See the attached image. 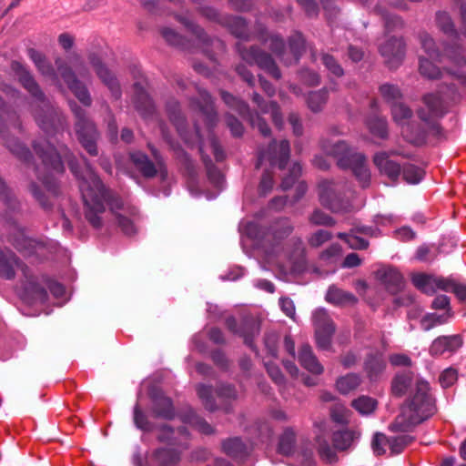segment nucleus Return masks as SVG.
Segmentation results:
<instances>
[{
  "instance_id": "30",
  "label": "nucleus",
  "mask_w": 466,
  "mask_h": 466,
  "mask_svg": "<svg viewBox=\"0 0 466 466\" xmlns=\"http://www.w3.org/2000/svg\"><path fill=\"white\" fill-rule=\"evenodd\" d=\"M378 274L380 279L389 292L394 294L401 289L403 286V276L396 268H384L380 270Z\"/></svg>"
},
{
  "instance_id": "57",
  "label": "nucleus",
  "mask_w": 466,
  "mask_h": 466,
  "mask_svg": "<svg viewBox=\"0 0 466 466\" xmlns=\"http://www.w3.org/2000/svg\"><path fill=\"white\" fill-rule=\"evenodd\" d=\"M376 405L377 401L368 396H360L351 402V406L361 414L371 413L375 410Z\"/></svg>"
},
{
  "instance_id": "16",
  "label": "nucleus",
  "mask_w": 466,
  "mask_h": 466,
  "mask_svg": "<svg viewBox=\"0 0 466 466\" xmlns=\"http://www.w3.org/2000/svg\"><path fill=\"white\" fill-rule=\"evenodd\" d=\"M195 89L199 98H190L189 106L203 116L206 126L208 129H211L217 125L218 120L211 96L207 90L198 85L195 86Z\"/></svg>"
},
{
  "instance_id": "10",
  "label": "nucleus",
  "mask_w": 466,
  "mask_h": 466,
  "mask_svg": "<svg viewBox=\"0 0 466 466\" xmlns=\"http://www.w3.org/2000/svg\"><path fill=\"white\" fill-rule=\"evenodd\" d=\"M318 192L321 205L332 212H339L346 208V183L343 181L322 180L318 185Z\"/></svg>"
},
{
  "instance_id": "1",
  "label": "nucleus",
  "mask_w": 466,
  "mask_h": 466,
  "mask_svg": "<svg viewBox=\"0 0 466 466\" xmlns=\"http://www.w3.org/2000/svg\"><path fill=\"white\" fill-rule=\"evenodd\" d=\"M33 147L48 172L52 170L62 173L64 171L62 158L67 161L70 170L79 180V188L85 205V217L93 228H102L100 215L106 211L105 204H107L115 217L116 213H120L119 211L136 215L134 208L127 207L118 195L106 187L87 163H86V174H81L73 153L66 145L58 144L55 147L49 141L41 139L35 141Z\"/></svg>"
},
{
  "instance_id": "20",
  "label": "nucleus",
  "mask_w": 466,
  "mask_h": 466,
  "mask_svg": "<svg viewBox=\"0 0 466 466\" xmlns=\"http://www.w3.org/2000/svg\"><path fill=\"white\" fill-rule=\"evenodd\" d=\"M150 413L156 419L172 420L176 417V410L171 398L161 391H154L150 394Z\"/></svg>"
},
{
  "instance_id": "41",
  "label": "nucleus",
  "mask_w": 466,
  "mask_h": 466,
  "mask_svg": "<svg viewBox=\"0 0 466 466\" xmlns=\"http://www.w3.org/2000/svg\"><path fill=\"white\" fill-rule=\"evenodd\" d=\"M222 451L232 458H241L247 453L246 445L238 438H229L222 441Z\"/></svg>"
},
{
  "instance_id": "53",
  "label": "nucleus",
  "mask_w": 466,
  "mask_h": 466,
  "mask_svg": "<svg viewBox=\"0 0 466 466\" xmlns=\"http://www.w3.org/2000/svg\"><path fill=\"white\" fill-rule=\"evenodd\" d=\"M435 20L437 26L441 31L448 35H457L454 24L451 15L445 11H439L436 13Z\"/></svg>"
},
{
  "instance_id": "15",
  "label": "nucleus",
  "mask_w": 466,
  "mask_h": 466,
  "mask_svg": "<svg viewBox=\"0 0 466 466\" xmlns=\"http://www.w3.org/2000/svg\"><path fill=\"white\" fill-rule=\"evenodd\" d=\"M177 19L183 24L198 39V45L202 48L203 53L210 59L215 60V51L224 52L225 44L218 38H210L206 32L198 25H195L188 19L177 16Z\"/></svg>"
},
{
  "instance_id": "45",
  "label": "nucleus",
  "mask_w": 466,
  "mask_h": 466,
  "mask_svg": "<svg viewBox=\"0 0 466 466\" xmlns=\"http://www.w3.org/2000/svg\"><path fill=\"white\" fill-rule=\"evenodd\" d=\"M329 92L327 88L310 92L307 97V104L312 112H319L327 103Z\"/></svg>"
},
{
  "instance_id": "51",
  "label": "nucleus",
  "mask_w": 466,
  "mask_h": 466,
  "mask_svg": "<svg viewBox=\"0 0 466 466\" xmlns=\"http://www.w3.org/2000/svg\"><path fill=\"white\" fill-rule=\"evenodd\" d=\"M196 390L198 398L208 410L213 411L217 409V403L213 397L212 386L198 384Z\"/></svg>"
},
{
  "instance_id": "62",
  "label": "nucleus",
  "mask_w": 466,
  "mask_h": 466,
  "mask_svg": "<svg viewBox=\"0 0 466 466\" xmlns=\"http://www.w3.org/2000/svg\"><path fill=\"white\" fill-rule=\"evenodd\" d=\"M289 43L293 58L295 62H298L299 56L305 50V39L300 33L296 32L289 37Z\"/></svg>"
},
{
  "instance_id": "36",
  "label": "nucleus",
  "mask_w": 466,
  "mask_h": 466,
  "mask_svg": "<svg viewBox=\"0 0 466 466\" xmlns=\"http://www.w3.org/2000/svg\"><path fill=\"white\" fill-rule=\"evenodd\" d=\"M25 291L32 301L45 302L47 299V292L44 287L38 284L32 275L26 270Z\"/></svg>"
},
{
  "instance_id": "49",
  "label": "nucleus",
  "mask_w": 466,
  "mask_h": 466,
  "mask_svg": "<svg viewBox=\"0 0 466 466\" xmlns=\"http://www.w3.org/2000/svg\"><path fill=\"white\" fill-rule=\"evenodd\" d=\"M391 115L393 120L401 127L412 116V110L402 102H394L391 106Z\"/></svg>"
},
{
  "instance_id": "19",
  "label": "nucleus",
  "mask_w": 466,
  "mask_h": 466,
  "mask_svg": "<svg viewBox=\"0 0 466 466\" xmlns=\"http://www.w3.org/2000/svg\"><path fill=\"white\" fill-rule=\"evenodd\" d=\"M146 80L137 81L133 85L134 95L132 103L138 114L145 119L152 117L156 113L155 105L147 91Z\"/></svg>"
},
{
  "instance_id": "6",
  "label": "nucleus",
  "mask_w": 466,
  "mask_h": 466,
  "mask_svg": "<svg viewBox=\"0 0 466 466\" xmlns=\"http://www.w3.org/2000/svg\"><path fill=\"white\" fill-rule=\"evenodd\" d=\"M133 420L136 427L144 432H152L155 430L157 431V440L159 442L179 446L184 450L188 448L187 444L180 442L176 437V435H179L186 440L189 439V431L185 426L174 429L167 423L156 425L149 420L148 417L137 404L133 410Z\"/></svg>"
},
{
  "instance_id": "5",
  "label": "nucleus",
  "mask_w": 466,
  "mask_h": 466,
  "mask_svg": "<svg viewBox=\"0 0 466 466\" xmlns=\"http://www.w3.org/2000/svg\"><path fill=\"white\" fill-rule=\"evenodd\" d=\"M294 227L288 218L276 219L268 228L257 222H248L247 235L254 239L266 253L279 255L284 251L282 242L293 232Z\"/></svg>"
},
{
  "instance_id": "55",
  "label": "nucleus",
  "mask_w": 466,
  "mask_h": 466,
  "mask_svg": "<svg viewBox=\"0 0 466 466\" xmlns=\"http://www.w3.org/2000/svg\"><path fill=\"white\" fill-rule=\"evenodd\" d=\"M444 55L458 66H464L466 65V56L464 49L458 45L447 46L444 47Z\"/></svg>"
},
{
  "instance_id": "43",
  "label": "nucleus",
  "mask_w": 466,
  "mask_h": 466,
  "mask_svg": "<svg viewBox=\"0 0 466 466\" xmlns=\"http://www.w3.org/2000/svg\"><path fill=\"white\" fill-rule=\"evenodd\" d=\"M1 139L4 141L6 147L19 159L23 160L25 163H29V159L31 158V153L28 148H26L24 145H22L18 140L12 138H5L4 133L0 134Z\"/></svg>"
},
{
  "instance_id": "54",
  "label": "nucleus",
  "mask_w": 466,
  "mask_h": 466,
  "mask_svg": "<svg viewBox=\"0 0 466 466\" xmlns=\"http://www.w3.org/2000/svg\"><path fill=\"white\" fill-rule=\"evenodd\" d=\"M166 107L170 121L174 123L177 131L180 132L185 118L181 114L179 103L172 99L167 103Z\"/></svg>"
},
{
  "instance_id": "3",
  "label": "nucleus",
  "mask_w": 466,
  "mask_h": 466,
  "mask_svg": "<svg viewBox=\"0 0 466 466\" xmlns=\"http://www.w3.org/2000/svg\"><path fill=\"white\" fill-rule=\"evenodd\" d=\"M436 410L435 399L431 392L429 382L423 379H417L414 389L402 407L401 413L391 423L390 430L409 431L435 414Z\"/></svg>"
},
{
  "instance_id": "44",
  "label": "nucleus",
  "mask_w": 466,
  "mask_h": 466,
  "mask_svg": "<svg viewBox=\"0 0 466 466\" xmlns=\"http://www.w3.org/2000/svg\"><path fill=\"white\" fill-rule=\"evenodd\" d=\"M361 383V378L356 373H348L336 381L337 390L342 394H348L357 389Z\"/></svg>"
},
{
  "instance_id": "11",
  "label": "nucleus",
  "mask_w": 466,
  "mask_h": 466,
  "mask_svg": "<svg viewBox=\"0 0 466 466\" xmlns=\"http://www.w3.org/2000/svg\"><path fill=\"white\" fill-rule=\"evenodd\" d=\"M220 96L224 103L229 108L238 112L242 117L247 118L252 127H257L264 137L270 135V128L266 121L258 114H252L249 110L248 105L245 101L224 90L220 91Z\"/></svg>"
},
{
  "instance_id": "31",
  "label": "nucleus",
  "mask_w": 466,
  "mask_h": 466,
  "mask_svg": "<svg viewBox=\"0 0 466 466\" xmlns=\"http://www.w3.org/2000/svg\"><path fill=\"white\" fill-rule=\"evenodd\" d=\"M348 168L352 170L362 187H366L370 185V173L366 165V157L363 154L360 153L354 155Z\"/></svg>"
},
{
  "instance_id": "14",
  "label": "nucleus",
  "mask_w": 466,
  "mask_h": 466,
  "mask_svg": "<svg viewBox=\"0 0 466 466\" xmlns=\"http://www.w3.org/2000/svg\"><path fill=\"white\" fill-rule=\"evenodd\" d=\"M312 320L318 347L322 350H329L336 329L334 322L323 309H318L314 311Z\"/></svg>"
},
{
  "instance_id": "25",
  "label": "nucleus",
  "mask_w": 466,
  "mask_h": 466,
  "mask_svg": "<svg viewBox=\"0 0 466 466\" xmlns=\"http://www.w3.org/2000/svg\"><path fill=\"white\" fill-rule=\"evenodd\" d=\"M400 155L397 150L390 152H379L373 157V163L382 175L387 176L391 181L398 180L401 174L400 165L390 158V156Z\"/></svg>"
},
{
  "instance_id": "23",
  "label": "nucleus",
  "mask_w": 466,
  "mask_h": 466,
  "mask_svg": "<svg viewBox=\"0 0 466 466\" xmlns=\"http://www.w3.org/2000/svg\"><path fill=\"white\" fill-rule=\"evenodd\" d=\"M463 345V338L460 334L439 336L431 342L429 353L432 357H440L445 353L453 354Z\"/></svg>"
},
{
  "instance_id": "34",
  "label": "nucleus",
  "mask_w": 466,
  "mask_h": 466,
  "mask_svg": "<svg viewBox=\"0 0 466 466\" xmlns=\"http://www.w3.org/2000/svg\"><path fill=\"white\" fill-rule=\"evenodd\" d=\"M223 25L227 26L230 33L237 38L249 40L250 34L248 31L246 21L239 16H228L225 18Z\"/></svg>"
},
{
  "instance_id": "26",
  "label": "nucleus",
  "mask_w": 466,
  "mask_h": 466,
  "mask_svg": "<svg viewBox=\"0 0 466 466\" xmlns=\"http://www.w3.org/2000/svg\"><path fill=\"white\" fill-rule=\"evenodd\" d=\"M15 268L21 269L24 276H26L28 268L15 253H0V277L5 279H13L15 276Z\"/></svg>"
},
{
  "instance_id": "58",
  "label": "nucleus",
  "mask_w": 466,
  "mask_h": 466,
  "mask_svg": "<svg viewBox=\"0 0 466 466\" xmlns=\"http://www.w3.org/2000/svg\"><path fill=\"white\" fill-rule=\"evenodd\" d=\"M134 215L128 213H116V220L121 231L127 236H132L136 233V227L131 218Z\"/></svg>"
},
{
  "instance_id": "59",
  "label": "nucleus",
  "mask_w": 466,
  "mask_h": 466,
  "mask_svg": "<svg viewBox=\"0 0 466 466\" xmlns=\"http://www.w3.org/2000/svg\"><path fill=\"white\" fill-rule=\"evenodd\" d=\"M350 410L346 408L342 403H335L330 408V417L333 421L346 425L350 421Z\"/></svg>"
},
{
  "instance_id": "39",
  "label": "nucleus",
  "mask_w": 466,
  "mask_h": 466,
  "mask_svg": "<svg viewBox=\"0 0 466 466\" xmlns=\"http://www.w3.org/2000/svg\"><path fill=\"white\" fill-rule=\"evenodd\" d=\"M412 284L422 293L433 295L435 293V275L417 273L411 277Z\"/></svg>"
},
{
  "instance_id": "22",
  "label": "nucleus",
  "mask_w": 466,
  "mask_h": 466,
  "mask_svg": "<svg viewBox=\"0 0 466 466\" xmlns=\"http://www.w3.org/2000/svg\"><path fill=\"white\" fill-rule=\"evenodd\" d=\"M11 244L24 256L38 255L46 248V243L41 240L30 238L20 229H15L9 236Z\"/></svg>"
},
{
  "instance_id": "46",
  "label": "nucleus",
  "mask_w": 466,
  "mask_h": 466,
  "mask_svg": "<svg viewBox=\"0 0 466 466\" xmlns=\"http://www.w3.org/2000/svg\"><path fill=\"white\" fill-rule=\"evenodd\" d=\"M438 96L444 106V114L447 111V104L449 102H457L460 100L461 95L454 84L441 85L438 94H432Z\"/></svg>"
},
{
  "instance_id": "24",
  "label": "nucleus",
  "mask_w": 466,
  "mask_h": 466,
  "mask_svg": "<svg viewBox=\"0 0 466 466\" xmlns=\"http://www.w3.org/2000/svg\"><path fill=\"white\" fill-rule=\"evenodd\" d=\"M88 60L99 79L107 86L112 96L118 99L121 96V89L115 75L102 63L99 56L96 54H91L88 56Z\"/></svg>"
},
{
  "instance_id": "29",
  "label": "nucleus",
  "mask_w": 466,
  "mask_h": 466,
  "mask_svg": "<svg viewBox=\"0 0 466 466\" xmlns=\"http://www.w3.org/2000/svg\"><path fill=\"white\" fill-rule=\"evenodd\" d=\"M299 361L304 369L313 374L319 375L324 370L323 366L319 363L309 344H304L300 347Z\"/></svg>"
},
{
  "instance_id": "8",
  "label": "nucleus",
  "mask_w": 466,
  "mask_h": 466,
  "mask_svg": "<svg viewBox=\"0 0 466 466\" xmlns=\"http://www.w3.org/2000/svg\"><path fill=\"white\" fill-rule=\"evenodd\" d=\"M70 107L76 117L75 130L79 143L90 156H97L96 143L99 139V133L95 124L86 116V110L76 102H71Z\"/></svg>"
},
{
  "instance_id": "33",
  "label": "nucleus",
  "mask_w": 466,
  "mask_h": 466,
  "mask_svg": "<svg viewBox=\"0 0 466 466\" xmlns=\"http://www.w3.org/2000/svg\"><path fill=\"white\" fill-rule=\"evenodd\" d=\"M413 373L405 370L397 373L391 380V392L396 397H402L411 386Z\"/></svg>"
},
{
  "instance_id": "12",
  "label": "nucleus",
  "mask_w": 466,
  "mask_h": 466,
  "mask_svg": "<svg viewBox=\"0 0 466 466\" xmlns=\"http://www.w3.org/2000/svg\"><path fill=\"white\" fill-rule=\"evenodd\" d=\"M56 69L60 76L73 92L76 97L86 106H91L92 99L86 86L77 79L76 74L67 63L58 57L55 61Z\"/></svg>"
},
{
  "instance_id": "17",
  "label": "nucleus",
  "mask_w": 466,
  "mask_h": 466,
  "mask_svg": "<svg viewBox=\"0 0 466 466\" xmlns=\"http://www.w3.org/2000/svg\"><path fill=\"white\" fill-rule=\"evenodd\" d=\"M227 328L239 336L244 338V343L248 346L255 353H258V349L253 340L260 331V324L251 317L245 318L239 329L237 327L235 318L228 317L226 319Z\"/></svg>"
},
{
  "instance_id": "48",
  "label": "nucleus",
  "mask_w": 466,
  "mask_h": 466,
  "mask_svg": "<svg viewBox=\"0 0 466 466\" xmlns=\"http://www.w3.org/2000/svg\"><path fill=\"white\" fill-rule=\"evenodd\" d=\"M367 126L370 133L380 138H387L388 125L384 117L370 116L367 119Z\"/></svg>"
},
{
  "instance_id": "63",
  "label": "nucleus",
  "mask_w": 466,
  "mask_h": 466,
  "mask_svg": "<svg viewBox=\"0 0 466 466\" xmlns=\"http://www.w3.org/2000/svg\"><path fill=\"white\" fill-rule=\"evenodd\" d=\"M419 69L422 76L430 79H438L441 76V69L436 65H434L432 62L426 58L420 59Z\"/></svg>"
},
{
  "instance_id": "32",
  "label": "nucleus",
  "mask_w": 466,
  "mask_h": 466,
  "mask_svg": "<svg viewBox=\"0 0 466 466\" xmlns=\"http://www.w3.org/2000/svg\"><path fill=\"white\" fill-rule=\"evenodd\" d=\"M326 300L337 306H350L356 304L358 299L350 291L343 290L336 286H331L329 288L326 294Z\"/></svg>"
},
{
  "instance_id": "7",
  "label": "nucleus",
  "mask_w": 466,
  "mask_h": 466,
  "mask_svg": "<svg viewBox=\"0 0 466 466\" xmlns=\"http://www.w3.org/2000/svg\"><path fill=\"white\" fill-rule=\"evenodd\" d=\"M147 147L151 152L153 159L140 151L135 150L129 153V159L135 169L146 179H151L159 177L161 181L167 178L168 172L165 159L159 150L151 145L147 144Z\"/></svg>"
},
{
  "instance_id": "27",
  "label": "nucleus",
  "mask_w": 466,
  "mask_h": 466,
  "mask_svg": "<svg viewBox=\"0 0 466 466\" xmlns=\"http://www.w3.org/2000/svg\"><path fill=\"white\" fill-rule=\"evenodd\" d=\"M386 367L387 362L380 352L369 353L363 362V370L370 381L379 380Z\"/></svg>"
},
{
  "instance_id": "2",
  "label": "nucleus",
  "mask_w": 466,
  "mask_h": 466,
  "mask_svg": "<svg viewBox=\"0 0 466 466\" xmlns=\"http://www.w3.org/2000/svg\"><path fill=\"white\" fill-rule=\"evenodd\" d=\"M11 69L18 82L33 98L30 110L38 127L50 137L62 136L67 127V123L60 109L46 98L25 65L18 61H13Z\"/></svg>"
},
{
  "instance_id": "50",
  "label": "nucleus",
  "mask_w": 466,
  "mask_h": 466,
  "mask_svg": "<svg viewBox=\"0 0 466 466\" xmlns=\"http://www.w3.org/2000/svg\"><path fill=\"white\" fill-rule=\"evenodd\" d=\"M451 317V313L450 312L441 315L428 313L420 319L421 329L425 331L431 330L436 326L445 324Z\"/></svg>"
},
{
  "instance_id": "18",
  "label": "nucleus",
  "mask_w": 466,
  "mask_h": 466,
  "mask_svg": "<svg viewBox=\"0 0 466 466\" xmlns=\"http://www.w3.org/2000/svg\"><path fill=\"white\" fill-rule=\"evenodd\" d=\"M320 147L327 155L335 157L338 166L343 169L348 168L353 156L358 154L353 152L348 144L342 140L332 141L322 138L320 140Z\"/></svg>"
},
{
  "instance_id": "35",
  "label": "nucleus",
  "mask_w": 466,
  "mask_h": 466,
  "mask_svg": "<svg viewBox=\"0 0 466 466\" xmlns=\"http://www.w3.org/2000/svg\"><path fill=\"white\" fill-rule=\"evenodd\" d=\"M28 56L43 76L56 78L55 68L42 53L34 48H30L28 49Z\"/></svg>"
},
{
  "instance_id": "9",
  "label": "nucleus",
  "mask_w": 466,
  "mask_h": 466,
  "mask_svg": "<svg viewBox=\"0 0 466 466\" xmlns=\"http://www.w3.org/2000/svg\"><path fill=\"white\" fill-rule=\"evenodd\" d=\"M236 49L242 60L248 65H256L275 79L281 77V73L271 55L258 46H247L241 42L236 44Z\"/></svg>"
},
{
  "instance_id": "40",
  "label": "nucleus",
  "mask_w": 466,
  "mask_h": 466,
  "mask_svg": "<svg viewBox=\"0 0 466 466\" xmlns=\"http://www.w3.org/2000/svg\"><path fill=\"white\" fill-rule=\"evenodd\" d=\"M183 421L205 435H210L215 432L214 428L195 411L190 410L183 416Z\"/></svg>"
},
{
  "instance_id": "4",
  "label": "nucleus",
  "mask_w": 466,
  "mask_h": 466,
  "mask_svg": "<svg viewBox=\"0 0 466 466\" xmlns=\"http://www.w3.org/2000/svg\"><path fill=\"white\" fill-rule=\"evenodd\" d=\"M422 101L428 109L420 108L417 111L422 123L407 122L401 127L404 139L414 146L426 144L429 135L439 136L441 128L436 118L444 116V106L438 96L427 94L423 96Z\"/></svg>"
},
{
  "instance_id": "38",
  "label": "nucleus",
  "mask_w": 466,
  "mask_h": 466,
  "mask_svg": "<svg viewBox=\"0 0 466 466\" xmlns=\"http://www.w3.org/2000/svg\"><path fill=\"white\" fill-rule=\"evenodd\" d=\"M154 458L159 466H173L180 461L181 453L176 449L159 448L155 451Z\"/></svg>"
},
{
  "instance_id": "64",
  "label": "nucleus",
  "mask_w": 466,
  "mask_h": 466,
  "mask_svg": "<svg viewBox=\"0 0 466 466\" xmlns=\"http://www.w3.org/2000/svg\"><path fill=\"white\" fill-rule=\"evenodd\" d=\"M380 92L383 98L391 106L394 102H400V99L402 96L400 88L397 86L390 84L381 85L380 87Z\"/></svg>"
},
{
  "instance_id": "21",
  "label": "nucleus",
  "mask_w": 466,
  "mask_h": 466,
  "mask_svg": "<svg viewBox=\"0 0 466 466\" xmlns=\"http://www.w3.org/2000/svg\"><path fill=\"white\" fill-rule=\"evenodd\" d=\"M380 53L390 67L399 66L405 56V43L401 38L391 37L380 46Z\"/></svg>"
},
{
  "instance_id": "28",
  "label": "nucleus",
  "mask_w": 466,
  "mask_h": 466,
  "mask_svg": "<svg viewBox=\"0 0 466 466\" xmlns=\"http://www.w3.org/2000/svg\"><path fill=\"white\" fill-rule=\"evenodd\" d=\"M256 38L265 45L269 42L268 46V48L277 56L282 58L285 53V42L282 37H280L279 35L268 34L265 27L258 25Z\"/></svg>"
},
{
  "instance_id": "60",
  "label": "nucleus",
  "mask_w": 466,
  "mask_h": 466,
  "mask_svg": "<svg viewBox=\"0 0 466 466\" xmlns=\"http://www.w3.org/2000/svg\"><path fill=\"white\" fill-rule=\"evenodd\" d=\"M403 179L408 183H419L423 177V171L412 164H405L401 168Z\"/></svg>"
},
{
  "instance_id": "42",
  "label": "nucleus",
  "mask_w": 466,
  "mask_h": 466,
  "mask_svg": "<svg viewBox=\"0 0 466 466\" xmlns=\"http://www.w3.org/2000/svg\"><path fill=\"white\" fill-rule=\"evenodd\" d=\"M421 47L431 59L441 62L443 54L436 46L434 39L427 33L421 32L419 35Z\"/></svg>"
},
{
  "instance_id": "61",
  "label": "nucleus",
  "mask_w": 466,
  "mask_h": 466,
  "mask_svg": "<svg viewBox=\"0 0 466 466\" xmlns=\"http://www.w3.org/2000/svg\"><path fill=\"white\" fill-rule=\"evenodd\" d=\"M437 256L438 249L434 245L423 244L417 248L414 258L421 262H431Z\"/></svg>"
},
{
  "instance_id": "47",
  "label": "nucleus",
  "mask_w": 466,
  "mask_h": 466,
  "mask_svg": "<svg viewBox=\"0 0 466 466\" xmlns=\"http://www.w3.org/2000/svg\"><path fill=\"white\" fill-rule=\"evenodd\" d=\"M296 444V432L292 428H286L279 438V451L283 455H290Z\"/></svg>"
},
{
  "instance_id": "13",
  "label": "nucleus",
  "mask_w": 466,
  "mask_h": 466,
  "mask_svg": "<svg viewBox=\"0 0 466 466\" xmlns=\"http://www.w3.org/2000/svg\"><path fill=\"white\" fill-rule=\"evenodd\" d=\"M289 154L290 146L288 140L284 139L279 143L272 140L267 150L259 152L256 168L258 169L265 161H268L270 166H278L279 169H283L289 159Z\"/></svg>"
},
{
  "instance_id": "37",
  "label": "nucleus",
  "mask_w": 466,
  "mask_h": 466,
  "mask_svg": "<svg viewBox=\"0 0 466 466\" xmlns=\"http://www.w3.org/2000/svg\"><path fill=\"white\" fill-rule=\"evenodd\" d=\"M252 100L258 105V108L263 113H269L271 115L272 121L276 127H280L282 125L280 109L276 102L270 101L267 104H263L262 97L256 92L252 96Z\"/></svg>"
},
{
  "instance_id": "56",
  "label": "nucleus",
  "mask_w": 466,
  "mask_h": 466,
  "mask_svg": "<svg viewBox=\"0 0 466 466\" xmlns=\"http://www.w3.org/2000/svg\"><path fill=\"white\" fill-rule=\"evenodd\" d=\"M412 441H413V438L411 436L400 435V436H397V437L388 438V446L392 454H400Z\"/></svg>"
},
{
  "instance_id": "52",
  "label": "nucleus",
  "mask_w": 466,
  "mask_h": 466,
  "mask_svg": "<svg viewBox=\"0 0 466 466\" xmlns=\"http://www.w3.org/2000/svg\"><path fill=\"white\" fill-rule=\"evenodd\" d=\"M316 443L318 453L321 460L326 462L332 463L337 461V455L335 451L329 445L325 437L321 434L316 436Z\"/></svg>"
}]
</instances>
